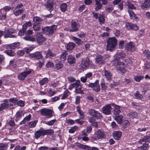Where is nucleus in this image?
Wrapping results in <instances>:
<instances>
[{
	"mask_svg": "<svg viewBox=\"0 0 150 150\" xmlns=\"http://www.w3.org/2000/svg\"><path fill=\"white\" fill-rule=\"evenodd\" d=\"M77 36L79 37L82 39L85 38L86 34L83 33L81 32L80 33H78L77 34Z\"/></svg>",
	"mask_w": 150,
	"mask_h": 150,
	"instance_id": "obj_62",
	"label": "nucleus"
},
{
	"mask_svg": "<svg viewBox=\"0 0 150 150\" xmlns=\"http://www.w3.org/2000/svg\"><path fill=\"white\" fill-rule=\"evenodd\" d=\"M6 54L10 56H14L15 53L13 51L11 50H8L6 51Z\"/></svg>",
	"mask_w": 150,
	"mask_h": 150,
	"instance_id": "obj_48",
	"label": "nucleus"
},
{
	"mask_svg": "<svg viewBox=\"0 0 150 150\" xmlns=\"http://www.w3.org/2000/svg\"><path fill=\"white\" fill-rule=\"evenodd\" d=\"M53 3L52 2H48L46 5V7L50 12L53 10Z\"/></svg>",
	"mask_w": 150,
	"mask_h": 150,
	"instance_id": "obj_33",
	"label": "nucleus"
},
{
	"mask_svg": "<svg viewBox=\"0 0 150 150\" xmlns=\"http://www.w3.org/2000/svg\"><path fill=\"white\" fill-rule=\"evenodd\" d=\"M99 21L100 24H103L105 21V17L104 15L100 14L98 17Z\"/></svg>",
	"mask_w": 150,
	"mask_h": 150,
	"instance_id": "obj_36",
	"label": "nucleus"
},
{
	"mask_svg": "<svg viewBox=\"0 0 150 150\" xmlns=\"http://www.w3.org/2000/svg\"><path fill=\"white\" fill-rule=\"evenodd\" d=\"M67 60L68 63L72 64L75 63L76 59L74 56L71 54L68 56Z\"/></svg>",
	"mask_w": 150,
	"mask_h": 150,
	"instance_id": "obj_23",
	"label": "nucleus"
},
{
	"mask_svg": "<svg viewBox=\"0 0 150 150\" xmlns=\"http://www.w3.org/2000/svg\"><path fill=\"white\" fill-rule=\"evenodd\" d=\"M122 135V132L118 131H115L113 133L114 138L116 140H119Z\"/></svg>",
	"mask_w": 150,
	"mask_h": 150,
	"instance_id": "obj_27",
	"label": "nucleus"
},
{
	"mask_svg": "<svg viewBox=\"0 0 150 150\" xmlns=\"http://www.w3.org/2000/svg\"><path fill=\"white\" fill-rule=\"evenodd\" d=\"M112 108L110 104H108L105 105L102 108L103 113L106 115L110 114Z\"/></svg>",
	"mask_w": 150,
	"mask_h": 150,
	"instance_id": "obj_10",
	"label": "nucleus"
},
{
	"mask_svg": "<svg viewBox=\"0 0 150 150\" xmlns=\"http://www.w3.org/2000/svg\"><path fill=\"white\" fill-rule=\"evenodd\" d=\"M129 117L133 119L134 118H136L137 116V114L135 112H131L129 114Z\"/></svg>",
	"mask_w": 150,
	"mask_h": 150,
	"instance_id": "obj_57",
	"label": "nucleus"
},
{
	"mask_svg": "<svg viewBox=\"0 0 150 150\" xmlns=\"http://www.w3.org/2000/svg\"><path fill=\"white\" fill-rule=\"evenodd\" d=\"M114 105L115 108L114 110V114L116 115L119 114L120 112V107L117 105Z\"/></svg>",
	"mask_w": 150,
	"mask_h": 150,
	"instance_id": "obj_34",
	"label": "nucleus"
},
{
	"mask_svg": "<svg viewBox=\"0 0 150 150\" xmlns=\"http://www.w3.org/2000/svg\"><path fill=\"white\" fill-rule=\"evenodd\" d=\"M41 115L46 116L48 118H50L52 116V112L50 110L43 108L40 110Z\"/></svg>",
	"mask_w": 150,
	"mask_h": 150,
	"instance_id": "obj_7",
	"label": "nucleus"
},
{
	"mask_svg": "<svg viewBox=\"0 0 150 150\" xmlns=\"http://www.w3.org/2000/svg\"><path fill=\"white\" fill-rule=\"evenodd\" d=\"M56 55V54H54L51 51L49 50H47V53L46 54V57L47 58L48 57H55Z\"/></svg>",
	"mask_w": 150,
	"mask_h": 150,
	"instance_id": "obj_42",
	"label": "nucleus"
},
{
	"mask_svg": "<svg viewBox=\"0 0 150 150\" xmlns=\"http://www.w3.org/2000/svg\"><path fill=\"white\" fill-rule=\"evenodd\" d=\"M95 136L92 137L95 140L102 139L105 137V135L103 132L99 129L95 133Z\"/></svg>",
	"mask_w": 150,
	"mask_h": 150,
	"instance_id": "obj_8",
	"label": "nucleus"
},
{
	"mask_svg": "<svg viewBox=\"0 0 150 150\" xmlns=\"http://www.w3.org/2000/svg\"><path fill=\"white\" fill-rule=\"evenodd\" d=\"M67 6L66 3L62 4L60 6V8L61 11L63 12H65L67 9Z\"/></svg>",
	"mask_w": 150,
	"mask_h": 150,
	"instance_id": "obj_38",
	"label": "nucleus"
},
{
	"mask_svg": "<svg viewBox=\"0 0 150 150\" xmlns=\"http://www.w3.org/2000/svg\"><path fill=\"white\" fill-rule=\"evenodd\" d=\"M57 27L56 25H52L50 27H46L42 28V32L46 34H52L56 30Z\"/></svg>",
	"mask_w": 150,
	"mask_h": 150,
	"instance_id": "obj_3",
	"label": "nucleus"
},
{
	"mask_svg": "<svg viewBox=\"0 0 150 150\" xmlns=\"http://www.w3.org/2000/svg\"><path fill=\"white\" fill-rule=\"evenodd\" d=\"M126 6L128 7L129 10V9H135L136 7L134 6V4L132 3L127 1L126 3Z\"/></svg>",
	"mask_w": 150,
	"mask_h": 150,
	"instance_id": "obj_37",
	"label": "nucleus"
},
{
	"mask_svg": "<svg viewBox=\"0 0 150 150\" xmlns=\"http://www.w3.org/2000/svg\"><path fill=\"white\" fill-rule=\"evenodd\" d=\"M143 54L148 59H150V52L149 50H145Z\"/></svg>",
	"mask_w": 150,
	"mask_h": 150,
	"instance_id": "obj_54",
	"label": "nucleus"
},
{
	"mask_svg": "<svg viewBox=\"0 0 150 150\" xmlns=\"http://www.w3.org/2000/svg\"><path fill=\"white\" fill-rule=\"evenodd\" d=\"M43 133L44 135H52L53 133V130L52 129H48L45 130L43 129Z\"/></svg>",
	"mask_w": 150,
	"mask_h": 150,
	"instance_id": "obj_41",
	"label": "nucleus"
},
{
	"mask_svg": "<svg viewBox=\"0 0 150 150\" xmlns=\"http://www.w3.org/2000/svg\"><path fill=\"white\" fill-rule=\"evenodd\" d=\"M81 65H82V67L84 68L92 67L93 65V63L91 61L87 59L83 63H82Z\"/></svg>",
	"mask_w": 150,
	"mask_h": 150,
	"instance_id": "obj_17",
	"label": "nucleus"
},
{
	"mask_svg": "<svg viewBox=\"0 0 150 150\" xmlns=\"http://www.w3.org/2000/svg\"><path fill=\"white\" fill-rule=\"evenodd\" d=\"M75 44L74 43L69 42L67 45L66 48L67 50H72L75 47Z\"/></svg>",
	"mask_w": 150,
	"mask_h": 150,
	"instance_id": "obj_32",
	"label": "nucleus"
},
{
	"mask_svg": "<svg viewBox=\"0 0 150 150\" xmlns=\"http://www.w3.org/2000/svg\"><path fill=\"white\" fill-rule=\"evenodd\" d=\"M150 141V137L146 136L144 137V138L140 139L139 142L142 144V142H149Z\"/></svg>",
	"mask_w": 150,
	"mask_h": 150,
	"instance_id": "obj_43",
	"label": "nucleus"
},
{
	"mask_svg": "<svg viewBox=\"0 0 150 150\" xmlns=\"http://www.w3.org/2000/svg\"><path fill=\"white\" fill-rule=\"evenodd\" d=\"M67 55L66 51H63L61 55L60 58L62 61H65L66 58V56Z\"/></svg>",
	"mask_w": 150,
	"mask_h": 150,
	"instance_id": "obj_39",
	"label": "nucleus"
},
{
	"mask_svg": "<svg viewBox=\"0 0 150 150\" xmlns=\"http://www.w3.org/2000/svg\"><path fill=\"white\" fill-rule=\"evenodd\" d=\"M7 144H0V150H6L7 149Z\"/></svg>",
	"mask_w": 150,
	"mask_h": 150,
	"instance_id": "obj_59",
	"label": "nucleus"
},
{
	"mask_svg": "<svg viewBox=\"0 0 150 150\" xmlns=\"http://www.w3.org/2000/svg\"><path fill=\"white\" fill-rule=\"evenodd\" d=\"M20 46V43L19 42H14L7 46L8 48L14 49L16 48H18Z\"/></svg>",
	"mask_w": 150,
	"mask_h": 150,
	"instance_id": "obj_24",
	"label": "nucleus"
},
{
	"mask_svg": "<svg viewBox=\"0 0 150 150\" xmlns=\"http://www.w3.org/2000/svg\"><path fill=\"white\" fill-rule=\"evenodd\" d=\"M37 123V120H34L29 122L28 123V126L29 127L32 128L34 127Z\"/></svg>",
	"mask_w": 150,
	"mask_h": 150,
	"instance_id": "obj_46",
	"label": "nucleus"
},
{
	"mask_svg": "<svg viewBox=\"0 0 150 150\" xmlns=\"http://www.w3.org/2000/svg\"><path fill=\"white\" fill-rule=\"evenodd\" d=\"M41 135H44L43 129H40L39 130L36 131L35 134V138L37 139Z\"/></svg>",
	"mask_w": 150,
	"mask_h": 150,
	"instance_id": "obj_26",
	"label": "nucleus"
},
{
	"mask_svg": "<svg viewBox=\"0 0 150 150\" xmlns=\"http://www.w3.org/2000/svg\"><path fill=\"white\" fill-rule=\"evenodd\" d=\"M33 33V31L32 30L28 29L25 32L26 36L23 37L24 40L32 42H34L35 41V38L31 36Z\"/></svg>",
	"mask_w": 150,
	"mask_h": 150,
	"instance_id": "obj_4",
	"label": "nucleus"
},
{
	"mask_svg": "<svg viewBox=\"0 0 150 150\" xmlns=\"http://www.w3.org/2000/svg\"><path fill=\"white\" fill-rule=\"evenodd\" d=\"M144 78V77L142 76H137L134 77V80L137 82H139Z\"/></svg>",
	"mask_w": 150,
	"mask_h": 150,
	"instance_id": "obj_50",
	"label": "nucleus"
},
{
	"mask_svg": "<svg viewBox=\"0 0 150 150\" xmlns=\"http://www.w3.org/2000/svg\"><path fill=\"white\" fill-rule=\"evenodd\" d=\"M33 28L35 31H39L40 29V26L38 23L34 24L33 25Z\"/></svg>",
	"mask_w": 150,
	"mask_h": 150,
	"instance_id": "obj_40",
	"label": "nucleus"
},
{
	"mask_svg": "<svg viewBox=\"0 0 150 150\" xmlns=\"http://www.w3.org/2000/svg\"><path fill=\"white\" fill-rule=\"evenodd\" d=\"M88 112L91 116L97 119H100L102 117L101 114L98 111L94 109H89L88 110Z\"/></svg>",
	"mask_w": 150,
	"mask_h": 150,
	"instance_id": "obj_5",
	"label": "nucleus"
},
{
	"mask_svg": "<svg viewBox=\"0 0 150 150\" xmlns=\"http://www.w3.org/2000/svg\"><path fill=\"white\" fill-rule=\"evenodd\" d=\"M78 146L80 148L86 149V150H98V149L95 147H91L86 145H83L78 144Z\"/></svg>",
	"mask_w": 150,
	"mask_h": 150,
	"instance_id": "obj_21",
	"label": "nucleus"
},
{
	"mask_svg": "<svg viewBox=\"0 0 150 150\" xmlns=\"http://www.w3.org/2000/svg\"><path fill=\"white\" fill-rule=\"evenodd\" d=\"M128 12L131 19H133L136 22H138L139 21L138 18L133 11L128 10Z\"/></svg>",
	"mask_w": 150,
	"mask_h": 150,
	"instance_id": "obj_19",
	"label": "nucleus"
},
{
	"mask_svg": "<svg viewBox=\"0 0 150 150\" xmlns=\"http://www.w3.org/2000/svg\"><path fill=\"white\" fill-rule=\"evenodd\" d=\"M31 117V115L29 114L28 115L25 117L23 120L21 121L19 124L20 125L25 124L27 121H29Z\"/></svg>",
	"mask_w": 150,
	"mask_h": 150,
	"instance_id": "obj_31",
	"label": "nucleus"
},
{
	"mask_svg": "<svg viewBox=\"0 0 150 150\" xmlns=\"http://www.w3.org/2000/svg\"><path fill=\"white\" fill-rule=\"evenodd\" d=\"M17 105L20 107H23L24 105V102L22 100H20L17 103Z\"/></svg>",
	"mask_w": 150,
	"mask_h": 150,
	"instance_id": "obj_63",
	"label": "nucleus"
},
{
	"mask_svg": "<svg viewBox=\"0 0 150 150\" xmlns=\"http://www.w3.org/2000/svg\"><path fill=\"white\" fill-rule=\"evenodd\" d=\"M22 112H17L15 116V119L16 122L18 121L22 117Z\"/></svg>",
	"mask_w": 150,
	"mask_h": 150,
	"instance_id": "obj_30",
	"label": "nucleus"
},
{
	"mask_svg": "<svg viewBox=\"0 0 150 150\" xmlns=\"http://www.w3.org/2000/svg\"><path fill=\"white\" fill-rule=\"evenodd\" d=\"M117 44V40L114 37L110 38L107 40V50L110 51L113 50Z\"/></svg>",
	"mask_w": 150,
	"mask_h": 150,
	"instance_id": "obj_2",
	"label": "nucleus"
},
{
	"mask_svg": "<svg viewBox=\"0 0 150 150\" xmlns=\"http://www.w3.org/2000/svg\"><path fill=\"white\" fill-rule=\"evenodd\" d=\"M71 38L72 39L74 40L77 44L78 45H81L83 42L80 39H79L77 38L74 36H72Z\"/></svg>",
	"mask_w": 150,
	"mask_h": 150,
	"instance_id": "obj_35",
	"label": "nucleus"
},
{
	"mask_svg": "<svg viewBox=\"0 0 150 150\" xmlns=\"http://www.w3.org/2000/svg\"><path fill=\"white\" fill-rule=\"evenodd\" d=\"M48 79L47 78H45L41 80L40 82V84L41 85L46 84L47 82Z\"/></svg>",
	"mask_w": 150,
	"mask_h": 150,
	"instance_id": "obj_56",
	"label": "nucleus"
},
{
	"mask_svg": "<svg viewBox=\"0 0 150 150\" xmlns=\"http://www.w3.org/2000/svg\"><path fill=\"white\" fill-rule=\"evenodd\" d=\"M59 81H56V82H52L50 83V85L52 87H55L59 85Z\"/></svg>",
	"mask_w": 150,
	"mask_h": 150,
	"instance_id": "obj_58",
	"label": "nucleus"
},
{
	"mask_svg": "<svg viewBox=\"0 0 150 150\" xmlns=\"http://www.w3.org/2000/svg\"><path fill=\"white\" fill-rule=\"evenodd\" d=\"M134 95L136 98L137 99H141L143 98V96L138 91L135 93Z\"/></svg>",
	"mask_w": 150,
	"mask_h": 150,
	"instance_id": "obj_55",
	"label": "nucleus"
},
{
	"mask_svg": "<svg viewBox=\"0 0 150 150\" xmlns=\"http://www.w3.org/2000/svg\"><path fill=\"white\" fill-rule=\"evenodd\" d=\"M6 13L3 9L0 10V20H4L6 18Z\"/></svg>",
	"mask_w": 150,
	"mask_h": 150,
	"instance_id": "obj_29",
	"label": "nucleus"
},
{
	"mask_svg": "<svg viewBox=\"0 0 150 150\" xmlns=\"http://www.w3.org/2000/svg\"><path fill=\"white\" fill-rule=\"evenodd\" d=\"M104 75L106 79L108 81L112 80V76L111 72L108 70H105L104 71Z\"/></svg>",
	"mask_w": 150,
	"mask_h": 150,
	"instance_id": "obj_22",
	"label": "nucleus"
},
{
	"mask_svg": "<svg viewBox=\"0 0 150 150\" xmlns=\"http://www.w3.org/2000/svg\"><path fill=\"white\" fill-rule=\"evenodd\" d=\"M80 81L79 80L76 81V85L75 87V89L74 92L77 94H83V91L81 90V87L80 85Z\"/></svg>",
	"mask_w": 150,
	"mask_h": 150,
	"instance_id": "obj_14",
	"label": "nucleus"
},
{
	"mask_svg": "<svg viewBox=\"0 0 150 150\" xmlns=\"http://www.w3.org/2000/svg\"><path fill=\"white\" fill-rule=\"evenodd\" d=\"M149 146L147 144H145L141 147V148L143 150H148Z\"/></svg>",
	"mask_w": 150,
	"mask_h": 150,
	"instance_id": "obj_61",
	"label": "nucleus"
},
{
	"mask_svg": "<svg viewBox=\"0 0 150 150\" xmlns=\"http://www.w3.org/2000/svg\"><path fill=\"white\" fill-rule=\"evenodd\" d=\"M4 38H14L16 37L15 35H12L14 33V31L11 29H9L7 30H5L4 31Z\"/></svg>",
	"mask_w": 150,
	"mask_h": 150,
	"instance_id": "obj_9",
	"label": "nucleus"
},
{
	"mask_svg": "<svg viewBox=\"0 0 150 150\" xmlns=\"http://www.w3.org/2000/svg\"><path fill=\"white\" fill-rule=\"evenodd\" d=\"M31 71L29 70L26 71H24L20 73L18 76V78L20 80H23L26 76L31 72Z\"/></svg>",
	"mask_w": 150,
	"mask_h": 150,
	"instance_id": "obj_15",
	"label": "nucleus"
},
{
	"mask_svg": "<svg viewBox=\"0 0 150 150\" xmlns=\"http://www.w3.org/2000/svg\"><path fill=\"white\" fill-rule=\"evenodd\" d=\"M63 65L62 63L61 62H56L55 64V68L57 69H61L63 67Z\"/></svg>",
	"mask_w": 150,
	"mask_h": 150,
	"instance_id": "obj_45",
	"label": "nucleus"
},
{
	"mask_svg": "<svg viewBox=\"0 0 150 150\" xmlns=\"http://www.w3.org/2000/svg\"><path fill=\"white\" fill-rule=\"evenodd\" d=\"M32 25V24L30 21L24 24L23 25V28L25 30L28 28V27H30Z\"/></svg>",
	"mask_w": 150,
	"mask_h": 150,
	"instance_id": "obj_49",
	"label": "nucleus"
},
{
	"mask_svg": "<svg viewBox=\"0 0 150 150\" xmlns=\"http://www.w3.org/2000/svg\"><path fill=\"white\" fill-rule=\"evenodd\" d=\"M30 57L33 59L37 60L41 58L42 57V55L40 52H36L29 54Z\"/></svg>",
	"mask_w": 150,
	"mask_h": 150,
	"instance_id": "obj_11",
	"label": "nucleus"
},
{
	"mask_svg": "<svg viewBox=\"0 0 150 150\" xmlns=\"http://www.w3.org/2000/svg\"><path fill=\"white\" fill-rule=\"evenodd\" d=\"M125 49L127 51L133 52L135 50L134 43L132 42H129L125 44Z\"/></svg>",
	"mask_w": 150,
	"mask_h": 150,
	"instance_id": "obj_16",
	"label": "nucleus"
},
{
	"mask_svg": "<svg viewBox=\"0 0 150 150\" xmlns=\"http://www.w3.org/2000/svg\"><path fill=\"white\" fill-rule=\"evenodd\" d=\"M5 103L7 105H8L7 107V108H13L15 107V105H13V104L10 102V103L8 101L6 100H4Z\"/></svg>",
	"mask_w": 150,
	"mask_h": 150,
	"instance_id": "obj_47",
	"label": "nucleus"
},
{
	"mask_svg": "<svg viewBox=\"0 0 150 150\" xmlns=\"http://www.w3.org/2000/svg\"><path fill=\"white\" fill-rule=\"evenodd\" d=\"M22 6V4H21L16 7L15 9L13 11V13L16 16H18L21 14L22 10L21 9H20V8Z\"/></svg>",
	"mask_w": 150,
	"mask_h": 150,
	"instance_id": "obj_18",
	"label": "nucleus"
},
{
	"mask_svg": "<svg viewBox=\"0 0 150 150\" xmlns=\"http://www.w3.org/2000/svg\"><path fill=\"white\" fill-rule=\"evenodd\" d=\"M125 42L123 40H120L119 42V48L121 49L123 48Z\"/></svg>",
	"mask_w": 150,
	"mask_h": 150,
	"instance_id": "obj_64",
	"label": "nucleus"
},
{
	"mask_svg": "<svg viewBox=\"0 0 150 150\" xmlns=\"http://www.w3.org/2000/svg\"><path fill=\"white\" fill-rule=\"evenodd\" d=\"M123 116L121 115H116L115 117V120L119 124L122 123V121Z\"/></svg>",
	"mask_w": 150,
	"mask_h": 150,
	"instance_id": "obj_28",
	"label": "nucleus"
},
{
	"mask_svg": "<svg viewBox=\"0 0 150 150\" xmlns=\"http://www.w3.org/2000/svg\"><path fill=\"white\" fill-rule=\"evenodd\" d=\"M71 29L68 28L67 29L68 31L70 32H75L78 30L77 25L76 23L75 22H72L71 24Z\"/></svg>",
	"mask_w": 150,
	"mask_h": 150,
	"instance_id": "obj_20",
	"label": "nucleus"
},
{
	"mask_svg": "<svg viewBox=\"0 0 150 150\" xmlns=\"http://www.w3.org/2000/svg\"><path fill=\"white\" fill-rule=\"evenodd\" d=\"M70 92L68 90H65L64 93V95L62 98V99H64L66 98H67L68 96L70 95Z\"/></svg>",
	"mask_w": 150,
	"mask_h": 150,
	"instance_id": "obj_44",
	"label": "nucleus"
},
{
	"mask_svg": "<svg viewBox=\"0 0 150 150\" xmlns=\"http://www.w3.org/2000/svg\"><path fill=\"white\" fill-rule=\"evenodd\" d=\"M78 127L76 126H74L71 128L69 130V132L71 133H73L77 129Z\"/></svg>",
	"mask_w": 150,
	"mask_h": 150,
	"instance_id": "obj_60",
	"label": "nucleus"
},
{
	"mask_svg": "<svg viewBox=\"0 0 150 150\" xmlns=\"http://www.w3.org/2000/svg\"><path fill=\"white\" fill-rule=\"evenodd\" d=\"M98 81L96 80L94 83H90L88 86L91 88H93V89L96 92H98L100 90V85L98 84Z\"/></svg>",
	"mask_w": 150,
	"mask_h": 150,
	"instance_id": "obj_12",
	"label": "nucleus"
},
{
	"mask_svg": "<svg viewBox=\"0 0 150 150\" xmlns=\"http://www.w3.org/2000/svg\"><path fill=\"white\" fill-rule=\"evenodd\" d=\"M100 0H95V10L97 11L100 9L102 7V5L100 2Z\"/></svg>",
	"mask_w": 150,
	"mask_h": 150,
	"instance_id": "obj_25",
	"label": "nucleus"
},
{
	"mask_svg": "<svg viewBox=\"0 0 150 150\" xmlns=\"http://www.w3.org/2000/svg\"><path fill=\"white\" fill-rule=\"evenodd\" d=\"M143 6L145 8L150 7V0H146L143 4Z\"/></svg>",
	"mask_w": 150,
	"mask_h": 150,
	"instance_id": "obj_51",
	"label": "nucleus"
},
{
	"mask_svg": "<svg viewBox=\"0 0 150 150\" xmlns=\"http://www.w3.org/2000/svg\"><path fill=\"white\" fill-rule=\"evenodd\" d=\"M105 58L101 55H98L96 56V61L99 65H102L105 62Z\"/></svg>",
	"mask_w": 150,
	"mask_h": 150,
	"instance_id": "obj_13",
	"label": "nucleus"
},
{
	"mask_svg": "<svg viewBox=\"0 0 150 150\" xmlns=\"http://www.w3.org/2000/svg\"><path fill=\"white\" fill-rule=\"evenodd\" d=\"M8 106V105L6 104L5 101L4 100V103H2L0 107V112L2 111L6 108H7Z\"/></svg>",
	"mask_w": 150,
	"mask_h": 150,
	"instance_id": "obj_52",
	"label": "nucleus"
},
{
	"mask_svg": "<svg viewBox=\"0 0 150 150\" xmlns=\"http://www.w3.org/2000/svg\"><path fill=\"white\" fill-rule=\"evenodd\" d=\"M37 43L39 44H41L46 40L45 37L43 36L42 33L38 32L36 34V38Z\"/></svg>",
	"mask_w": 150,
	"mask_h": 150,
	"instance_id": "obj_6",
	"label": "nucleus"
},
{
	"mask_svg": "<svg viewBox=\"0 0 150 150\" xmlns=\"http://www.w3.org/2000/svg\"><path fill=\"white\" fill-rule=\"evenodd\" d=\"M126 56L125 54L123 51L118 52L116 58L112 62L114 66H117L116 70L119 73H123L126 71L124 68L125 63L122 61Z\"/></svg>",
	"mask_w": 150,
	"mask_h": 150,
	"instance_id": "obj_1",
	"label": "nucleus"
},
{
	"mask_svg": "<svg viewBox=\"0 0 150 150\" xmlns=\"http://www.w3.org/2000/svg\"><path fill=\"white\" fill-rule=\"evenodd\" d=\"M56 120V119L51 120L50 121L46 122L45 124L49 126H52L54 124Z\"/></svg>",
	"mask_w": 150,
	"mask_h": 150,
	"instance_id": "obj_53",
	"label": "nucleus"
}]
</instances>
